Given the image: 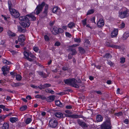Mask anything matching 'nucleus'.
<instances>
[{
    "instance_id": "obj_40",
    "label": "nucleus",
    "mask_w": 129,
    "mask_h": 129,
    "mask_svg": "<svg viewBox=\"0 0 129 129\" xmlns=\"http://www.w3.org/2000/svg\"><path fill=\"white\" fill-rule=\"evenodd\" d=\"M46 91L47 92L50 93L52 94H54V91L53 90L50 89H47Z\"/></svg>"
},
{
    "instance_id": "obj_48",
    "label": "nucleus",
    "mask_w": 129,
    "mask_h": 129,
    "mask_svg": "<svg viewBox=\"0 0 129 129\" xmlns=\"http://www.w3.org/2000/svg\"><path fill=\"white\" fill-rule=\"evenodd\" d=\"M60 45V43L58 41L56 42L55 44V45L57 46H59Z\"/></svg>"
},
{
    "instance_id": "obj_49",
    "label": "nucleus",
    "mask_w": 129,
    "mask_h": 129,
    "mask_svg": "<svg viewBox=\"0 0 129 129\" xmlns=\"http://www.w3.org/2000/svg\"><path fill=\"white\" fill-rule=\"evenodd\" d=\"M122 114V113L121 112L116 113L115 114V115L119 116H120Z\"/></svg>"
},
{
    "instance_id": "obj_8",
    "label": "nucleus",
    "mask_w": 129,
    "mask_h": 129,
    "mask_svg": "<svg viewBox=\"0 0 129 129\" xmlns=\"http://www.w3.org/2000/svg\"><path fill=\"white\" fill-rule=\"evenodd\" d=\"M77 122L82 127H88V125L84 122L79 119L77 120Z\"/></svg>"
},
{
    "instance_id": "obj_56",
    "label": "nucleus",
    "mask_w": 129,
    "mask_h": 129,
    "mask_svg": "<svg viewBox=\"0 0 129 129\" xmlns=\"http://www.w3.org/2000/svg\"><path fill=\"white\" fill-rule=\"evenodd\" d=\"M66 35L68 37H70L71 36V35L70 33L68 32H66Z\"/></svg>"
},
{
    "instance_id": "obj_64",
    "label": "nucleus",
    "mask_w": 129,
    "mask_h": 129,
    "mask_svg": "<svg viewBox=\"0 0 129 129\" xmlns=\"http://www.w3.org/2000/svg\"><path fill=\"white\" fill-rule=\"evenodd\" d=\"M5 108V106L3 105H0V108L3 109Z\"/></svg>"
},
{
    "instance_id": "obj_26",
    "label": "nucleus",
    "mask_w": 129,
    "mask_h": 129,
    "mask_svg": "<svg viewBox=\"0 0 129 129\" xmlns=\"http://www.w3.org/2000/svg\"><path fill=\"white\" fill-rule=\"evenodd\" d=\"M55 104L56 105L59 107H62L63 106L62 103L59 100L55 101Z\"/></svg>"
},
{
    "instance_id": "obj_6",
    "label": "nucleus",
    "mask_w": 129,
    "mask_h": 129,
    "mask_svg": "<svg viewBox=\"0 0 129 129\" xmlns=\"http://www.w3.org/2000/svg\"><path fill=\"white\" fill-rule=\"evenodd\" d=\"M78 44H74L72 46L70 47L69 50L71 52V54L72 55H75L77 53L76 51L74 49L72 48V47H75L78 46Z\"/></svg>"
},
{
    "instance_id": "obj_42",
    "label": "nucleus",
    "mask_w": 129,
    "mask_h": 129,
    "mask_svg": "<svg viewBox=\"0 0 129 129\" xmlns=\"http://www.w3.org/2000/svg\"><path fill=\"white\" fill-rule=\"evenodd\" d=\"M113 48H114L115 49H119L120 48V47L119 46L116 45H113L111 46Z\"/></svg>"
},
{
    "instance_id": "obj_54",
    "label": "nucleus",
    "mask_w": 129,
    "mask_h": 129,
    "mask_svg": "<svg viewBox=\"0 0 129 129\" xmlns=\"http://www.w3.org/2000/svg\"><path fill=\"white\" fill-rule=\"evenodd\" d=\"M72 106L70 105H67L66 106V108L68 109H70L72 108Z\"/></svg>"
},
{
    "instance_id": "obj_23",
    "label": "nucleus",
    "mask_w": 129,
    "mask_h": 129,
    "mask_svg": "<svg viewBox=\"0 0 129 129\" xmlns=\"http://www.w3.org/2000/svg\"><path fill=\"white\" fill-rule=\"evenodd\" d=\"M52 33L55 35L57 34L58 33V28L56 27H54L53 28V30L52 31Z\"/></svg>"
},
{
    "instance_id": "obj_57",
    "label": "nucleus",
    "mask_w": 129,
    "mask_h": 129,
    "mask_svg": "<svg viewBox=\"0 0 129 129\" xmlns=\"http://www.w3.org/2000/svg\"><path fill=\"white\" fill-rule=\"evenodd\" d=\"M65 112L66 113L68 114H71L72 112L69 110H66L65 111Z\"/></svg>"
},
{
    "instance_id": "obj_25",
    "label": "nucleus",
    "mask_w": 129,
    "mask_h": 129,
    "mask_svg": "<svg viewBox=\"0 0 129 129\" xmlns=\"http://www.w3.org/2000/svg\"><path fill=\"white\" fill-rule=\"evenodd\" d=\"M55 116L58 118H61L63 116L62 114L60 112H57L55 114Z\"/></svg>"
},
{
    "instance_id": "obj_34",
    "label": "nucleus",
    "mask_w": 129,
    "mask_h": 129,
    "mask_svg": "<svg viewBox=\"0 0 129 129\" xmlns=\"http://www.w3.org/2000/svg\"><path fill=\"white\" fill-rule=\"evenodd\" d=\"M79 52L82 54L84 53L85 52L84 49L81 47H79Z\"/></svg>"
},
{
    "instance_id": "obj_45",
    "label": "nucleus",
    "mask_w": 129,
    "mask_h": 129,
    "mask_svg": "<svg viewBox=\"0 0 129 129\" xmlns=\"http://www.w3.org/2000/svg\"><path fill=\"white\" fill-rule=\"evenodd\" d=\"M44 39L46 41H48L49 40V38L48 37L47 35L44 36Z\"/></svg>"
},
{
    "instance_id": "obj_2",
    "label": "nucleus",
    "mask_w": 129,
    "mask_h": 129,
    "mask_svg": "<svg viewBox=\"0 0 129 129\" xmlns=\"http://www.w3.org/2000/svg\"><path fill=\"white\" fill-rule=\"evenodd\" d=\"M101 129H111V123L110 119H108L101 124Z\"/></svg>"
},
{
    "instance_id": "obj_1",
    "label": "nucleus",
    "mask_w": 129,
    "mask_h": 129,
    "mask_svg": "<svg viewBox=\"0 0 129 129\" xmlns=\"http://www.w3.org/2000/svg\"><path fill=\"white\" fill-rule=\"evenodd\" d=\"M44 6H45V8L43 12V17H46L47 15L48 5L47 4H45L44 2H43L41 4H39L37 6L34 13L32 12L29 15H27L25 16H20L19 18V20L22 21L27 20H28V18L27 17L28 16L29 17V18H30L32 20H35L36 19V18L34 15V14L35 13V12H36V13L37 15L39 14L42 11Z\"/></svg>"
},
{
    "instance_id": "obj_9",
    "label": "nucleus",
    "mask_w": 129,
    "mask_h": 129,
    "mask_svg": "<svg viewBox=\"0 0 129 129\" xmlns=\"http://www.w3.org/2000/svg\"><path fill=\"white\" fill-rule=\"evenodd\" d=\"M2 69L3 72V74L5 76L7 74L6 72L9 71V69L8 68V66H7L3 67Z\"/></svg>"
},
{
    "instance_id": "obj_36",
    "label": "nucleus",
    "mask_w": 129,
    "mask_h": 129,
    "mask_svg": "<svg viewBox=\"0 0 129 129\" xmlns=\"http://www.w3.org/2000/svg\"><path fill=\"white\" fill-rule=\"evenodd\" d=\"M38 74L40 75L41 76L44 78H46V76L45 75V74H44L43 72H39Z\"/></svg>"
},
{
    "instance_id": "obj_3",
    "label": "nucleus",
    "mask_w": 129,
    "mask_h": 129,
    "mask_svg": "<svg viewBox=\"0 0 129 129\" xmlns=\"http://www.w3.org/2000/svg\"><path fill=\"white\" fill-rule=\"evenodd\" d=\"M128 10L126 8H123L119 12V17L121 18H123L127 17Z\"/></svg>"
},
{
    "instance_id": "obj_52",
    "label": "nucleus",
    "mask_w": 129,
    "mask_h": 129,
    "mask_svg": "<svg viewBox=\"0 0 129 129\" xmlns=\"http://www.w3.org/2000/svg\"><path fill=\"white\" fill-rule=\"evenodd\" d=\"M99 34L101 37H102L103 36H105V34L102 33V32L101 31L99 32Z\"/></svg>"
},
{
    "instance_id": "obj_41",
    "label": "nucleus",
    "mask_w": 129,
    "mask_h": 129,
    "mask_svg": "<svg viewBox=\"0 0 129 129\" xmlns=\"http://www.w3.org/2000/svg\"><path fill=\"white\" fill-rule=\"evenodd\" d=\"M8 4L9 7V9H11V8L12 7V4L11 3L10 1H8Z\"/></svg>"
},
{
    "instance_id": "obj_53",
    "label": "nucleus",
    "mask_w": 129,
    "mask_h": 129,
    "mask_svg": "<svg viewBox=\"0 0 129 129\" xmlns=\"http://www.w3.org/2000/svg\"><path fill=\"white\" fill-rule=\"evenodd\" d=\"M90 20L92 22L94 23H96L95 21V17H93Z\"/></svg>"
},
{
    "instance_id": "obj_37",
    "label": "nucleus",
    "mask_w": 129,
    "mask_h": 129,
    "mask_svg": "<svg viewBox=\"0 0 129 129\" xmlns=\"http://www.w3.org/2000/svg\"><path fill=\"white\" fill-rule=\"evenodd\" d=\"M35 98H41L42 99H45V98L43 97L41 95H36L35 96Z\"/></svg>"
},
{
    "instance_id": "obj_18",
    "label": "nucleus",
    "mask_w": 129,
    "mask_h": 129,
    "mask_svg": "<svg viewBox=\"0 0 129 129\" xmlns=\"http://www.w3.org/2000/svg\"><path fill=\"white\" fill-rule=\"evenodd\" d=\"M129 36V32H125L123 34L122 38L124 40H125Z\"/></svg>"
},
{
    "instance_id": "obj_20",
    "label": "nucleus",
    "mask_w": 129,
    "mask_h": 129,
    "mask_svg": "<svg viewBox=\"0 0 129 129\" xmlns=\"http://www.w3.org/2000/svg\"><path fill=\"white\" fill-rule=\"evenodd\" d=\"M18 31L21 33H25L26 31L25 28H22L20 26H18Z\"/></svg>"
},
{
    "instance_id": "obj_31",
    "label": "nucleus",
    "mask_w": 129,
    "mask_h": 129,
    "mask_svg": "<svg viewBox=\"0 0 129 129\" xmlns=\"http://www.w3.org/2000/svg\"><path fill=\"white\" fill-rule=\"evenodd\" d=\"M87 19L85 18L82 20L81 22L83 26H85L87 24Z\"/></svg>"
},
{
    "instance_id": "obj_10",
    "label": "nucleus",
    "mask_w": 129,
    "mask_h": 129,
    "mask_svg": "<svg viewBox=\"0 0 129 129\" xmlns=\"http://www.w3.org/2000/svg\"><path fill=\"white\" fill-rule=\"evenodd\" d=\"M118 30L117 29H115L112 31L111 36V37L113 38L115 37L117 35Z\"/></svg>"
},
{
    "instance_id": "obj_12",
    "label": "nucleus",
    "mask_w": 129,
    "mask_h": 129,
    "mask_svg": "<svg viewBox=\"0 0 129 129\" xmlns=\"http://www.w3.org/2000/svg\"><path fill=\"white\" fill-rule=\"evenodd\" d=\"M53 12L57 14H59L60 13V9L57 7H54L52 10Z\"/></svg>"
},
{
    "instance_id": "obj_55",
    "label": "nucleus",
    "mask_w": 129,
    "mask_h": 129,
    "mask_svg": "<svg viewBox=\"0 0 129 129\" xmlns=\"http://www.w3.org/2000/svg\"><path fill=\"white\" fill-rule=\"evenodd\" d=\"M58 33L59 32L60 33H61L63 31V30L60 28H58Z\"/></svg>"
},
{
    "instance_id": "obj_7",
    "label": "nucleus",
    "mask_w": 129,
    "mask_h": 129,
    "mask_svg": "<svg viewBox=\"0 0 129 129\" xmlns=\"http://www.w3.org/2000/svg\"><path fill=\"white\" fill-rule=\"evenodd\" d=\"M29 20V19L28 18V20H25L24 22H21L20 24L21 25L24 27H28L30 25V24Z\"/></svg>"
},
{
    "instance_id": "obj_19",
    "label": "nucleus",
    "mask_w": 129,
    "mask_h": 129,
    "mask_svg": "<svg viewBox=\"0 0 129 129\" xmlns=\"http://www.w3.org/2000/svg\"><path fill=\"white\" fill-rule=\"evenodd\" d=\"M24 54L25 56L26 57V58L29 57V56L33 57H34V56L33 55H32L30 53L26 51L24 52Z\"/></svg>"
},
{
    "instance_id": "obj_63",
    "label": "nucleus",
    "mask_w": 129,
    "mask_h": 129,
    "mask_svg": "<svg viewBox=\"0 0 129 129\" xmlns=\"http://www.w3.org/2000/svg\"><path fill=\"white\" fill-rule=\"evenodd\" d=\"M10 52L13 55H15L16 54V52L14 51L11 50L10 51Z\"/></svg>"
},
{
    "instance_id": "obj_62",
    "label": "nucleus",
    "mask_w": 129,
    "mask_h": 129,
    "mask_svg": "<svg viewBox=\"0 0 129 129\" xmlns=\"http://www.w3.org/2000/svg\"><path fill=\"white\" fill-rule=\"evenodd\" d=\"M26 98L27 99L30 100L31 99V97L30 96L28 95L26 96Z\"/></svg>"
},
{
    "instance_id": "obj_46",
    "label": "nucleus",
    "mask_w": 129,
    "mask_h": 129,
    "mask_svg": "<svg viewBox=\"0 0 129 129\" xmlns=\"http://www.w3.org/2000/svg\"><path fill=\"white\" fill-rule=\"evenodd\" d=\"M125 26V24L123 22H122L121 24L120 27L121 28H123Z\"/></svg>"
},
{
    "instance_id": "obj_61",
    "label": "nucleus",
    "mask_w": 129,
    "mask_h": 129,
    "mask_svg": "<svg viewBox=\"0 0 129 129\" xmlns=\"http://www.w3.org/2000/svg\"><path fill=\"white\" fill-rule=\"evenodd\" d=\"M54 21L50 22V25L51 26H52L54 24Z\"/></svg>"
},
{
    "instance_id": "obj_51",
    "label": "nucleus",
    "mask_w": 129,
    "mask_h": 129,
    "mask_svg": "<svg viewBox=\"0 0 129 129\" xmlns=\"http://www.w3.org/2000/svg\"><path fill=\"white\" fill-rule=\"evenodd\" d=\"M120 60V62L121 63H123L125 62V58H121Z\"/></svg>"
},
{
    "instance_id": "obj_43",
    "label": "nucleus",
    "mask_w": 129,
    "mask_h": 129,
    "mask_svg": "<svg viewBox=\"0 0 129 129\" xmlns=\"http://www.w3.org/2000/svg\"><path fill=\"white\" fill-rule=\"evenodd\" d=\"M22 79L21 76L19 75H17V80L19 81Z\"/></svg>"
},
{
    "instance_id": "obj_22",
    "label": "nucleus",
    "mask_w": 129,
    "mask_h": 129,
    "mask_svg": "<svg viewBox=\"0 0 129 129\" xmlns=\"http://www.w3.org/2000/svg\"><path fill=\"white\" fill-rule=\"evenodd\" d=\"M7 33L9 36L13 37L16 36V34L13 33L10 30H9L7 32Z\"/></svg>"
},
{
    "instance_id": "obj_28",
    "label": "nucleus",
    "mask_w": 129,
    "mask_h": 129,
    "mask_svg": "<svg viewBox=\"0 0 129 129\" xmlns=\"http://www.w3.org/2000/svg\"><path fill=\"white\" fill-rule=\"evenodd\" d=\"M10 121L12 123H15L16 121V118L12 117L10 118Z\"/></svg>"
},
{
    "instance_id": "obj_17",
    "label": "nucleus",
    "mask_w": 129,
    "mask_h": 129,
    "mask_svg": "<svg viewBox=\"0 0 129 129\" xmlns=\"http://www.w3.org/2000/svg\"><path fill=\"white\" fill-rule=\"evenodd\" d=\"M25 38L24 36L23 35H21L18 37V40L21 42H23L25 40Z\"/></svg>"
},
{
    "instance_id": "obj_59",
    "label": "nucleus",
    "mask_w": 129,
    "mask_h": 129,
    "mask_svg": "<svg viewBox=\"0 0 129 129\" xmlns=\"http://www.w3.org/2000/svg\"><path fill=\"white\" fill-rule=\"evenodd\" d=\"M125 123L126 124H128V121L127 119H125L124 121Z\"/></svg>"
},
{
    "instance_id": "obj_11",
    "label": "nucleus",
    "mask_w": 129,
    "mask_h": 129,
    "mask_svg": "<svg viewBox=\"0 0 129 129\" xmlns=\"http://www.w3.org/2000/svg\"><path fill=\"white\" fill-rule=\"evenodd\" d=\"M104 25V23L103 19H100L97 22V25L99 27L103 26Z\"/></svg>"
},
{
    "instance_id": "obj_5",
    "label": "nucleus",
    "mask_w": 129,
    "mask_h": 129,
    "mask_svg": "<svg viewBox=\"0 0 129 129\" xmlns=\"http://www.w3.org/2000/svg\"><path fill=\"white\" fill-rule=\"evenodd\" d=\"M76 82L77 81L74 78L71 79L70 85L76 88H79V86L77 84Z\"/></svg>"
},
{
    "instance_id": "obj_33",
    "label": "nucleus",
    "mask_w": 129,
    "mask_h": 129,
    "mask_svg": "<svg viewBox=\"0 0 129 129\" xmlns=\"http://www.w3.org/2000/svg\"><path fill=\"white\" fill-rule=\"evenodd\" d=\"M32 120L30 118H27L25 121V123L27 124L29 123Z\"/></svg>"
},
{
    "instance_id": "obj_47",
    "label": "nucleus",
    "mask_w": 129,
    "mask_h": 129,
    "mask_svg": "<svg viewBox=\"0 0 129 129\" xmlns=\"http://www.w3.org/2000/svg\"><path fill=\"white\" fill-rule=\"evenodd\" d=\"M4 120L1 116L0 117V124L2 125L4 123Z\"/></svg>"
},
{
    "instance_id": "obj_24",
    "label": "nucleus",
    "mask_w": 129,
    "mask_h": 129,
    "mask_svg": "<svg viewBox=\"0 0 129 129\" xmlns=\"http://www.w3.org/2000/svg\"><path fill=\"white\" fill-rule=\"evenodd\" d=\"M3 129H9V125L7 123H4L2 127Z\"/></svg>"
},
{
    "instance_id": "obj_50",
    "label": "nucleus",
    "mask_w": 129,
    "mask_h": 129,
    "mask_svg": "<svg viewBox=\"0 0 129 129\" xmlns=\"http://www.w3.org/2000/svg\"><path fill=\"white\" fill-rule=\"evenodd\" d=\"M108 63L111 66H113L114 64L113 63L110 61H108Z\"/></svg>"
},
{
    "instance_id": "obj_39",
    "label": "nucleus",
    "mask_w": 129,
    "mask_h": 129,
    "mask_svg": "<svg viewBox=\"0 0 129 129\" xmlns=\"http://www.w3.org/2000/svg\"><path fill=\"white\" fill-rule=\"evenodd\" d=\"M30 86L33 88H35V89H37L38 88H39L40 89V86H37L33 84H31L30 85Z\"/></svg>"
},
{
    "instance_id": "obj_60",
    "label": "nucleus",
    "mask_w": 129,
    "mask_h": 129,
    "mask_svg": "<svg viewBox=\"0 0 129 129\" xmlns=\"http://www.w3.org/2000/svg\"><path fill=\"white\" fill-rule=\"evenodd\" d=\"M107 83L108 84H112V82L110 80H108L107 81Z\"/></svg>"
},
{
    "instance_id": "obj_4",
    "label": "nucleus",
    "mask_w": 129,
    "mask_h": 129,
    "mask_svg": "<svg viewBox=\"0 0 129 129\" xmlns=\"http://www.w3.org/2000/svg\"><path fill=\"white\" fill-rule=\"evenodd\" d=\"M57 121L54 119H51L49 122V126L52 128H55L57 125Z\"/></svg>"
},
{
    "instance_id": "obj_38",
    "label": "nucleus",
    "mask_w": 129,
    "mask_h": 129,
    "mask_svg": "<svg viewBox=\"0 0 129 129\" xmlns=\"http://www.w3.org/2000/svg\"><path fill=\"white\" fill-rule=\"evenodd\" d=\"M111 57V56L109 53L106 54L104 56V57L107 58H110Z\"/></svg>"
},
{
    "instance_id": "obj_21",
    "label": "nucleus",
    "mask_w": 129,
    "mask_h": 129,
    "mask_svg": "<svg viewBox=\"0 0 129 129\" xmlns=\"http://www.w3.org/2000/svg\"><path fill=\"white\" fill-rule=\"evenodd\" d=\"M96 120L98 122L102 121L103 120L102 117L100 115H97L96 117Z\"/></svg>"
},
{
    "instance_id": "obj_16",
    "label": "nucleus",
    "mask_w": 129,
    "mask_h": 129,
    "mask_svg": "<svg viewBox=\"0 0 129 129\" xmlns=\"http://www.w3.org/2000/svg\"><path fill=\"white\" fill-rule=\"evenodd\" d=\"M51 86V84H46L43 85L41 84L40 85V89H44L46 87H50Z\"/></svg>"
},
{
    "instance_id": "obj_27",
    "label": "nucleus",
    "mask_w": 129,
    "mask_h": 129,
    "mask_svg": "<svg viewBox=\"0 0 129 129\" xmlns=\"http://www.w3.org/2000/svg\"><path fill=\"white\" fill-rule=\"evenodd\" d=\"M27 108V105H25L22 106L20 108V109L21 111H23L26 110Z\"/></svg>"
},
{
    "instance_id": "obj_29",
    "label": "nucleus",
    "mask_w": 129,
    "mask_h": 129,
    "mask_svg": "<svg viewBox=\"0 0 129 129\" xmlns=\"http://www.w3.org/2000/svg\"><path fill=\"white\" fill-rule=\"evenodd\" d=\"M84 45L86 47L89 46L90 45V41L88 40H85L84 43Z\"/></svg>"
},
{
    "instance_id": "obj_32",
    "label": "nucleus",
    "mask_w": 129,
    "mask_h": 129,
    "mask_svg": "<svg viewBox=\"0 0 129 129\" xmlns=\"http://www.w3.org/2000/svg\"><path fill=\"white\" fill-rule=\"evenodd\" d=\"M68 27L70 28H72L75 25V24L74 23L71 22L68 24Z\"/></svg>"
},
{
    "instance_id": "obj_13",
    "label": "nucleus",
    "mask_w": 129,
    "mask_h": 129,
    "mask_svg": "<svg viewBox=\"0 0 129 129\" xmlns=\"http://www.w3.org/2000/svg\"><path fill=\"white\" fill-rule=\"evenodd\" d=\"M11 13L13 16L14 18H16V10L13 8H11L9 9Z\"/></svg>"
},
{
    "instance_id": "obj_35",
    "label": "nucleus",
    "mask_w": 129,
    "mask_h": 129,
    "mask_svg": "<svg viewBox=\"0 0 129 129\" xmlns=\"http://www.w3.org/2000/svg\"><path fill=\"white\" fill-rule=\"evenodd\" d=\"M94 12V11L93 9H91L88 11L87 14V15H89L92 14Z\"/></svg>"
},
{
    "instance_id": "obj_15",
    "label": "nucleus",
    "mask_w": 129,
    "mask_h": 129,
    "mask_svg": "<svg viewBox=\"0 0 129 129\" xmlns=\"http://www.w3.org/2000/svg\"><path fill=\"white\" fill-rule=\"evenodd\" d=\"M55 98V96L54 95H52L47 97L46 99V101L49 102H51L53 101Z\"/></svg>"
},
{
    "instance_id": "obj_44",
    "label": "nucleus",
    "mask_w": 129,
    "mask_h": 129,
    "mask_svg": "<svg viewBox=\"0 0 129 129\" xmlns=\"http://www.w3.org/2000/svg\"><path fill=\"white\" fill-rule=\"evenodd\" d=\"M74 41L77 43H79L81 41L80 39V38H75L74 39Z\"/></svg>"
},
{
    "instance_id": "obj_58",
    "label": "nucleus",
    "mask_w": 129,
    "mask_h": 129,
    "mask_svg": "<svg viewBox=\"0 0 129 129\" xmlns=\"http://www.w3.org/2000/svg\"><path fill=\"white\" fill-rule=\"evenodd\" d=\"M34 50L35 51L37 52L38 50V48L37 47H35L34 48Z\"/></svg>"
},
{
    "instance_id": "obj_30",
    "label": "nucleus",
    "mask_w": 129,
    "mask_h": 129,
    "mask_svg": "<svg viewBox=\"0 0 129 129\" xmlns=\"http://www.w3.org/2000/svg\"><path fill=\"white\" fill-rule=\"evenodd\" d=\"M71 80V79H67L66 80H64V82L66 84L69 85H70Z\"/></svg>"
},
{
    "instance_id": "obj_14",
    "label": "nucleus",
    "mask_w": 129,
    "mask_h": 129,
    "mask_svg": "<svg viewBox=\"0 0 129 129\" xmlns=\"http://www.w3.org/2000/svg\"><path fill=\"white\" fill-rule=\"evenodd\" d=\"M65 116L66 117H71L73 118H78L80 117V116L77 115L75 114H73L71 115H69L68 114H65Z\"/></svg>"
}]
</instances>
